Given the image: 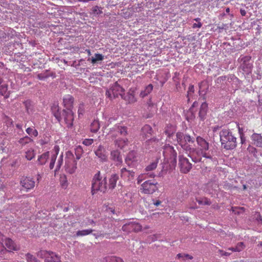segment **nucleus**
I'll return each instance as SVG.
<instances>
[{
	"instance_id": "obj_1",
	"label": "nucleus",
	"mask_w": 262,
	"mask_h": 262,
	"mask_svg": "<svg viewBox=\"0 0 262 262\" xmlns=\"http://www.w3.org/2000/svg\"><path fill=\"white\" fill-rule=\"evenodd\" d=\"M73 102L74 98L68 95L63 99L64 106L66 109L61 111L58 105L56 104H54L51 107L52 113L58 121L60 122L63 118L69 128L72 127L74 120V114L72 111Z\"/></svg>"
},
{
	"instance_id": "obj_2",
	"label": "nucleus",
	"mask_w": 262,
	"mask_h": 262,
	"mask_svg": "<svg viewBox=\"0 0 262 262\" xmlns=\"http://www.w3.org/2000/svg\"><path fill=\"white\" fill-rule=\"evenodd\" d=\"M222 147L226 150H232L237 146L235 138L229 129H223L220 133Z\"/></svg>"
},
{
	"instance_id": "obj_3",
	"label": "nucleus",
	"mask_w": 262,
	"mask_h": 262,
	"mask_svg": "<svg viewBox=\"0 0 262 262\" xmlns=\"http://www.w3.org/2000/svg\"><path fill=\"white\" fill-rule=\"evenodd\" d=\"M176 140L179 145L186 152H194L196 148L192 147L190 144L194 142V138L190 135L182 132L176 134Z\"/></svg>"
},
{
	"instance_id": "obj_4",
	"label": "nucleus",
	"mask_w": 262,
	"mask_h": 262,
	"mask_svg": "<svg viewBox=\"0 0 262 262\" xmlns=\"http://www.w3.org/2000/svg\"><path fill=\"white\" fill-rule=\"evenodd\" d=\"M107 189L106 178L104 177L102 179L100 176V171H98L95 174L92 180V192L94 194L96 192L100 191L103 193L105 192Z\"/></svg>"
},
{
	"instance_id": "obj_5",
	"label": "nucleus",
	"mask_w": 262,
	"mask_h": 262,
	"mask_svg": "<svg viewBox=\"0 0 262 262\" xmlns=\"http://www.w3.org/2000/svg\"><path fill=\"white\" fill-rule=\"evenodd\" d=\"M65 167L66 171L70 174L74 173L77 169V161L70 151L67 152Z\"/></svg>"
},
{
	"instance_id": "obj_6",
	"label": "nucleus",
	"mask_w": 262,
	"mask_h": 262,
	"mask_svg": "<svg viewBox=\"0 0 262 262\" xmlns=\"http://www.w3.org/2000/svg\"><path fill=\"white\" fill-rule=\"evenodd\" d=\"M158 183L155 180H148L141 184L142 192L145 194H152L158 189Z\"/></svg>"
},
{
	"instance_id": "obj_7",
	"label": "nucleus",
	"mask_w": 262,
	"mask_h": 262,
	"mask_svg": "<svg viewBox=\"0 0 262 262\" xmlns=\"http://www.w3.org/2000/svg\"><path fill=\"white\" fill-rule=\"evenodd\" d=\"M179 166L181 172L187 173L191 169L192 164L187 158L181 155L179 156Z\"/></svg>"
},
{
	"instance_id": "obj_8",
	"label": "nucleus",
	"mask_w": 262,
	"mask_h": 262,
	"mask_svg": "<svg viewBox=\"0 0 262 262\" xmlns=\"http://www.w3.org/2000/svg\"><path fill=\"white\" fill-rule=\"evenodd\" d=\"M251 59V57L250 56H245L241 58V61L242 62L241 68L245 73L247 74L251 73L253 68Z\"/></svg>"
},
{
	"instance_id": "obj_9",
	"label": "nucleus",
	"mask_w": 262,
	"mask_h": 262,
	"mask_svg": "<svg viewBox=\"0 0 262 262\" xmlns=\"http://www.w3.org/2000/svg\"><path fill=\"white\" fill-rule=\"evenodd\" d=\"M122 229L123 231L127 232H137L141 230L142 227L138 223L131 222L124 224L122 226Z\"/></svg>"
},
{
	"instance_id": "obj_10",
	"label": "nucleus",
	"mask_w": 262,
	"mask_h": 262,
	"mask_svg": "<svg viewBox=\"0 0 262 262\" xmlns=\"http://www.w3.org/2000/svg\"><path fill=\"white\" fill-rule=\"evenodd\" d=\"M167 150L170 152V163H169V168L170 169H173L175 168L177 165V153L176 151L174 149L173 147L171 146H169L167 148Z\"/></svg>"
},
{
	"instance_id": "obj_11",
	"label": "nucleus",
	"mask_w": 262,
	"mask_h": 262,
	"mask_svg": "<svg viewBox=\"0 0 262 262\" xmlns=\"http://www.w3.org/2000/svg\"><path fill=\"white\" fill-rule=\"evenodd\" d=\"M95 154L100 159L101 162H104L107 161L106 151L105 148L103 146L99 145L97 149L95 151Z\"/></svg>"
},
{
	"instance_id": "obj_12",
	"label": "nucleus",
	"mask_w": 262,
	"mask_h": 262,
	"mask_svg": "<svg viewBox=\"0 0 262 262\" xmlns=\"http://www.w3.org/2000/svg\"><path fill=\"white\" fill-rule=\"evenodd\" d=\"M114 98H117L120 94H123L125 92L124 89L121 86L118 82H115L111 88Z\"/></svg>"
},
{
	"instance_id": "obj_13",
	"label": "nucleus",
	"mask_w": 262,
	"mask_h": 262,
	"mask_svg": "<svg viewBox=\"0 0 262 262\" xmlns=\"http://www.w3.org/2000/svg\"><path fill=\"white\" fill-rule=\"evenodd\" d=\"M4 242L5 245V247L7 249V253L18 250V247L11 238H6Z\"/></svg>"
},
{
	"instance_id": "obj_14",
	"label": "nucleus",
	"mask_w": 262,
	"mask_h": 262,
	"mask_svg": "<svg viewBox=\"0 0 262 262\" xmlns=\"http://www.w3.org/2000/svg\"><path fill=\"white\" fill-rule=\"evenodd\" d=\"M20 184L25 189L29 190L35 186V181L30 177H27L20 181Z\"/></svg>"
},
{
	"instance_id": "obj_15",
	"label": "nucleus",
	"mask_w": 262,
	"mask_h": 262,
	"mask_svg": "<svg viewBox=\"0 0 262 262\" xmlns=\"http://www.w3.org/2000/svg\"><path fill=\"white\" fill-rule=\"evenodd\" d=\"M120 175L123 179H127L128 180H131L135 177V172L124 167L120 170Z\"/></svg>"
},
{
	"instance_id": "obj_16",
	"label": "nucleus",
	"mask_w": 262,
	"mask_h": 262,
	"mask_svg": "<svg viewBox=\"0 0 262 262\" xmlns=\"http://www.w3.org/2000/svg\"><path fill=\"white\" fill-rule=\"evenodd\" d=\"M208 109V104L206 102L202 103L199 112V117L201 120L205 119Z\"/></svg>"
},
{
	"instance_id": "obj_17",
	"label": "nucleus",
	"mask_w": 262,
	"mask_h": 262,
	"mask_svg": "<svg viewBox=\"0 0 262 262\" xmlns=\"http://www.w3.org/2000/svg\"><path fill=\"white\" fill-rule=\"evenodd\" d=\"M45 262H61L60 256L50 251Z\"/></svg>"
},
{
	"instance_id": "obj_18",
	"label": "nucleus",
	"mask_w": 262,
	"mask_h": 262,
	"mask_svg": "<svg viewBox=\"0 0 262 262\" xmlns=\"http://www.w3.org/2000/svg\"><path fill=\"white\" fill-rule=\"evenodd\" d=\"M136 152L134 150H132L128 152L125 159V163L128 166H132L133 163L136 161Z\"/></svg>"
},
{
	"instance_id": "obj_19",
	"label": "nucleus",
	"mask_w": 262,
	"mask_h": 262,
	"mask_svg": "<svg viewBox=\"0 0 262 262\" xmlns=\"http://www.w3.org/2000/svg\"><path fill=\"white\" fill-rule=\"evenodd\" d=\"M23 104L28 114L30 115L34 112V106L33 101L30 100H27L23 102Z\"/></svg>"
},
{
	"instance_id": "obj_20",
	"label": "nucleus",
	"mask_w": 262,
	"mask_h": 262,
	"mask_svg": "<svg viewBox=\"0 0 262 262\" xmlns=\"http://www.w3.org/2000/svg\"><path fill=\"white\" fill-rule=\"evenodd\" d=\"M114 129L122 136H126L128 133L127 127L121 124L115 125Z\"/></svg>"
},
{
	"instance_id": "obj_21",
	"label": "nucleus",
	"mask_w": 262,
	"mask_h": 262,
	"mask_svg": "<svg viewBox=\"0 0 262 262\" xmlns=\"http://www.w3.org/2000/svg\"><path fill=\"white\" fill-rule=\"evenodd\" d=\"M196 141L202 150L207 151L209 149V143L204 139L198 136L196 138Z\"/></svg>"
},
{
	"instance_id": "obj_22",
	"label": "nucleus",
	"mask_w": 262,
	"mask_h": 262,
	"mask_svg": "<svg viewBox=\"0 0 262 262\" xmlns=\"http://www.w3.org/2000/svg\"><path fill=\"white\" fill-rule=\"evenodd\" d=\"M253 143L256 146L262 147V136L260 134L254 133L251 136Z\"/></svg>"
},
{
	"instance_id": "obj_23",
	"label": "nucleus",
	"mask_w": 262,
	"mask_h": 262,
	"mask_svg": "<svg viewBox=\"0 0 262 262\" xmlns=\"http://www.w3.org/2000/svg\"><path fill=\"white\" fill-rule=\"evenodd\" d=\"M50 152L47 151L38 157L37 164L39 165H43L45 164L49 158Z\"/></svg>"
},
{
	"instance_id": "obj_24",
	"label": "nucleus",
	"mask_w": 262,
	"mask_h": 262,
	"mask_svg": "<svg viewBox=\"0 0 262 262\" xmlns=\"http://www.w3.org/2000/svg\"><path fill=\"white\" fill-rule=\"evenodd\" d=\"M121 98L127 102L128 103H134L137 101V99L135 97V95H133L130 93H127L125 95L124 93L123 94H120Z\"/></svg>"
},
{
	"instance_id": "obj_25",
	"label": "nucleus",
	"mask_w": 262,
	"mask_h": 262,
	"mask_svg": "<svg viewBox=\"0 0 262 262\" xmlns=\"http://www.w3.org/2000/svg\"><path fill=\"white\" fill-rule=\"evenodd\" d=\"M111 159L119 163L122 162V158L120 156V152L118 150H114L111 151Z\"/></svg>"
},
{
	"instance_id": "obj_26",
	"label": "nucleus",
	"mask_w": 262,
	"mask_h": 262,
	"mask_svg": "<svg viewBox=\"0 0 262 262\" xmlns=\"http://www.w3.org/2000/svg\"><path fill=\"white\" fill-rule=\"evenodd\" d=\"M119 179V176L117 174H113L111 175L109 179L108 187L110 189H114L116 185V183Z\"/></svg>"
},
{
	"instance_id": "obj_27",
	"label": "nucleus",
	"mask_w": 262,
	"mask_h": 262,
	"mask_svg": "<svg viewBox=\"0 0 262 262\" xmlns=\"http://www.w3.org/2000/svg\"><path fill=\"white\" fill-rule=\"evenodd\" d=\"M10 92L8 91V85L3 84L0 86V95L4 96V98L7 99L9 97Z\"/></svg>"
},
{
	"instance_id": "obj_28",
	"label": "nucleus",
	"mask_w": 262,
	"mask_h": 262,
	"mask_svg": "<svg viewBox=\"0 0 262 262\" xmlns=\"http://www.w3.org/2000/svg\"><path fill=\"white\" fill-rule=\"evenodd\" d=\"M128 140L127 138L124 139H118L115 140V145L120 148H123L124 146L127 145Z\"/></svg>"
},
{
	"instance_id": "obj_29",
	"label": "nucleus",
	"mask_w": 262,
	"mask_h": 262,
	"mask_svg": "<svg viewBox=\"0 0 262 262\" xmlns=\"http://www.w3.org/2000/svg\"><path fill=\"white\" fill-rule=\"evenodd\" d=\"M104 262H124L123 259L116 256H108L104 258Z\"/></svg>"
},
{
	"instance_id": "obj_30",
	"label": "nucleus",
	"mask_w": 262,
	"mask_h": 262,
	"mask_svg": "<svg viewBox=\"0 0 262 262\" xmlns=\"http://www.w3.org/2000/svg\"><path fill=\"white\" fill-rule=\"evenodd\" d=\"M153 89V86L151 84H148L146 86L145 89L140 92V96L142 98H144L149 94Z\"/></svg>"
},
{
	"instance_id": "obj_31",
	"label": "nucleus",
	"mask_w": 262,
	"mask_h": 262,
	"mask_svg": "<svg viewBox=\"0 0 262 262\" xmlns=\"http://www.w3.org/2000/svg\"><path fill=\"white\" fill-rule=\"evenodd\" d=\"M142 132L145 135L146 138L149 137V135H151L153 132L152 128L149 125H145L142 128Z\"/></svg>"
},
{
	"instance_id": "obj_32",
	"label": "nucleus",
	"mask_w": 262,
	"mask_h": 262,
	"mask_svg": "<svg viewBox=\"0 0 262 262\" xmlns=\"http://www.w3.org/2000/svg\"><path fill=\"white\" fill-rule=\"evenodd\" d=\"M155 176V174L152 172L140 174L137 179V183L139 184L143 181V180H145L147 178H154Z\"/></svg>"
},
{
	"instance_id": "obj_33",
	"label": "nucleus",
	"mask_w": 262,
	"mask_h": 262,
	"mask_svg": "<svg viewBox=\"0 0 262 262\" xmlns=\"http://www.w3.org/2000/svg\"><path fill=\"white\" fill-rule=\"evenodd\" d=\"M206 82L204 81H202L199 83V95H205L207 92V89L208 88H205V87L206 86Z\"/></svg>"
},
{
	"instance_id": "obj_34",
	"label": "nucleus",
	"mask_w": 262,
	"mask_h": 262,
	"mask_svg": "<svg viewBox=\"0 0 262 262\" xmlns=\"http://www.w3.org/2000/svg\"><path fill=\"white\" fill-rule=\"evenodd\" d=\"M3 242V235L0 233V256H2L7 253V249L4 245Z\"/></svg>"
},
{
	"instance_id": "obj_35",
	"label": "nucleus",
	"mask_w": 262,
	"mask_h": 262,
	"mask_svg": "<svg viewBox=\"0 0 262 262\" xmlns=\"http://www.w3.org/2000/svg\"><path fill=\"white\" fill-rule=\"evenodd\" d=\"M100 128L99 122L95 120L91 124L90 129L93 133H96Z\"/></svg>"
},
{
	"instance_id": "obj_36",
	"label": "nucleus",
	"mask_w": 262,
	"mask_h": 262,
	"mask_svg": "<svg viewBox=\"0 0 262 262\" xmlns=\"http://www.w3.org/2000/svg\"><path fill=\"white\" fill-rule=\"evenodd\" d=\"M104 59V56L100 54H95L94 57H92L91 59L92 63H98L100 61H102Z\"/></svg>"
},
{
	"instance_id": "obj_37",
	"label": "nucleus",
	"mask_w": 262,
	"mask_h": 262,
	"mask_svg": "<svg viewBox=\"0 0 262 262\" xmlns=\"http://www.w3.org/2000/svg\"><path fill=\"white\" fill-rule=\"evenodd\" d=\"M196 201L200 205H210L211 204V202L209 199L206 198L200 199L196 198Z\"/></svg>"
},
{
	"instance_id": "obj_38",
	"label": "nucleus",
	"mask_w": 262,
	"mask_h": 262,
	"mask_svg": "<svg viewBox=\"0 0 262 262\" xmlns=\"http://www.w3.org/2000/svg\"><path fill=\"white\" fill-rule=\"evenodd\" d=\"M50 251H46L41 250L36 253L37 256L40 258H45L46 259Z\"/></svg>"
},
{
	"instance_id": "obj_39",
	"label": "nucleus",
	"mask_w": 262,
	"mask_h": 262,
	"mask_svg": "<svg viewBox=\"0 0 262 262\" xmlns=\"http://www.w3.org/2000/svg\"><path fill=\"white\" fill-rule=\"evenodd\" d=\"M58 154V150H56L55 151V153L53 155H52L51 156V161H50V165H49L50 169H52L54 168L55 162L56 160Z\"/></svg>"
},
{
	"instance_id": "obj_40",
	"label": "nucleus",
	"mask_w": 262,
	"mask_h": 262,
	"mask_svg": "<svg viewBox=\"0 0 262 262\" xmlns=\"http://www.w3.org/2000/svg\"><path fill=\"white\" fill-rule=\"evenodd\" d=\"M177 258L178 259H182V260L185 259H192L193 258L192 256L185 253H179L177 255Z\"/></svg>"
},
{
	"instance_id": "obj_41",
	"label": "nucleus",
	"mask_w": 262,
	"mask_h": 262,
	"mask_svg": "<svg viewBox=\"0 0 262 262\" xmlns=\"http://www.w3.org/2000/svg\"><path fill=\"white\" fill-rule=\"evenodd\" d=\"M92 13L95 15H98L102 13V8L98 6L93 7L92 9Z\"/></svg>"
},
{
	"instance_id": "obj_42",
	"label": "nucleus",
	"mask_w": 262,
	"mask_h": 262,
	"mask_svg": "<svg viewBox=\"0 0 262 262\" xmlns=\"http://www.w3.org/2000/svg\"><path fill=\"white\" fill-rule=\"evenodd\" d=\"M27 133L31 136L37 137L38 135V132L36 129L33 128L28 127L26 129Z\"/></svg>"
},
{
	"instance_id": "obj_43",
	"label": "nucleus",
	"mask_w": 262,
	"mask_h": 262,
	"mask_svg": "<svg viewBox=\"0 0 262 262\" xmlns=\"http://www.w3.org/2000/svg\"><path fill=\"white\" fill-rule=\"evenodd\" d=\"M50 76H52V74H48V71L46 70V72L43 73L38 74L37 77L39 80H45Z\"/></svg>"
},
{
	"instance_id": "obj_44",
	"label": "nucleus",
	"mask_w": 262,
	"mask_h": 262,
	"mask_svg": "<svg viewBox=\"0 0 262 262\" xmlns=\"http://www.w3.org/2000/svg\"><path fill=\"white\" fill-rule=\"evenodd\" d=\"M93 231L92 229H86L83 230H79L76 232L77 236H84L88 235L92 233Z\"/></svg>"
},
{
	"instance_id": "obj_45",
	"label": "nucleus",
	"mask_w": 262,
	"mask_h": 262,
	"mask_svg": "<svg viewBox=\"0 0 262 262\" xmlns=\"http://www.w3.org/2000/svg\"><path fill=\"white\" fill-rule=\"evenodd\" d=\"M26 260L27 262H39V261L33 255L30 253L26 254Z\"/></svg>"
},
{
	"instance_id": "obj_46",
	"label": "nucleus",
	"mask_w": 262,
	"mask_h": 262,
	"mask_svg": "<svg viewBox=\"0 0 262 262\" xmlns=\"http://www.w3.org/2000/svg\"><path fill=\"white\" fill-rule=\"evenodd\" d=\"M83 151L82 148L80 146H78L75 149V155L76 160H79L81 157V154Z\"/></svg>"
},
{
	"instance_id": "obj_47",
	"label": "nucleus",
	"mask_w": 262,
	"mask_h": 262,
	"mask_svg": "<svg viewBox=\"0 0 262 262\" xmlns=\"http://www.w3.org/2000/svg\"><path fill=\"white\" fill-rule=\"evenodd\" d=\"M60 181L62 187L64 188H66L68 186V181L67 177L65 175L60 177Z\"/></svg>"
},
{
	"instance_id": "obj_48",
	"label": "nucleus",
	"mask_w": 262,
	"mask_h": 262,
	"mask_svg": "<svg viewBox=\"0 0 262 262\" xmlns=\"http://www.w3.org/2000/svg\"><path fill=\"white\" fill-rule=\"evenodd\" d=\"M188 156L191 159V161L194 163H196L201 161L199 159L193 155V152H188Z\"/></svg>"
},
{
	"instance_id": "obj_49",
	"label": "nucleus",
	"mask_w": 262,
	"mask_h": 262,
	"mask_svg": "<svg viewBox=\"0 0 262 262\" xmlns=\"http://www.w3.org/2000/svg\"><path fill=\"white\" fill-rule=\"evenodd\" d=\"M35 157V153L33 150H29L26 153V158L28 160H31Z\"/></svg>"
},
{
	"instance_id": "obj_50",
	"label": "nucleus",
	"mask_w": 262,
	"mask_h": 262,
	"mask_svg": "<svg viewBox=\"0 0 262 262\" xmlns=\"http://www.w3.org/2000/svg\"><path fill=\"white\" fill-rule=\"evenodd\" d=\"M157 166V162L155 161L150 163L147 166H146L145 170L146 171H151L156 168Z\"/></svg>"
},
{
	"instance_id": "obj_51",
	"label": "nucleus",
	"mask_w": 262,
	"mask_h": 262,
	"mask_svg": "<svg viewBox=\"0 0 262 262\" xmlns=\"http://www.w3.org/2000/svg\"><path fill=\"white\" fill-rule=\"evenodd\" d=\"M31 141H32V140L30 137H29L28 136H26L24 138L20 139L18 142L20 144H21L23 145V144L28 143L30 142Z\"/></svg>"
},
{
	"instance_id": "obj_52",
	"label": "nucleus",
	"mask_w": 262,
	"mask_h": 262,
	"mask_svg": "<svg viewBox=\"0 0 262 262\" xmlns=\"http://www.w3.org/2000/svg\"><path fill=\"white\" fill-rule=\"evenodd\" d=\"M62 163H63V155H61L58 160L55 171H57L60 168L62 164Z\"/></svg>"
},
{
	"instance_id": "obj_53",
	"label": "nucleus",
	"mask_w": 262,
	"mask_h": 262,
	"mask_svg": "<svg viewBox=\"0 0 262 262\" xmlns=\"http://www.w3.org/2000/svg\"><path fill=\"white\" fill-rule=\"evenodd\" d=\"M235 188V186H233L232 185L229 183L226 182L223 184V188H224L226 190H232Z\"/></svg>"
},
{
	"instance_id": "obj_54",
	"label": "nucleus",
	"mask_w": 262,
	"mask_h": 262,
	"mask_svg": "<svg viewBox=\"0 0 262 262\" xmlns=\"http://www.w3.org/2000/svg\"><path fill=\"white\" fill-rule=\"evenodd\" d=\"M94 142V140L93 139H84L82 143L85 146L91 145Z\"/></svg>"
},
{
	"instance_id": "obj_55",
	"label": "nucleus",
	"mask_w": 262,
	"mask_h": 262,
	"mask_svg": "<svg viewBox=\"0 0 262 262\" xmlns=\"http://www.w3.org/2000/svg\"><path fill=\"white\" fill-rule=\"evenodd\" d=\"M159 139H158L157 138L154 137L148 139L147 141H146V144L149 145L150 144L157 143Z\"/></svg>"
},
{
	"instance_id": "obj_56",
	"label": "nucleus",
	"mask_w": 262,
	"mask_h": 262,
	"mask_svg": "<svg viewBox=\"0 0 262 262\" xmlns=\"http://www.w3.org/2000/svg\"><path fill=\"white\" fill-rule=\"evenodd\" d=\"M198 104V103L196 101L194 102L193 103L192 106L189 108V112H191V116H192V118H195V115H194V114L193 112L192 108L193 107H195L196 106V104Z\"/></svg>"
},
{
	"instance_id": "obj_57",
	"label": "nucleus",
	"mask_w": 262,
	"mask_h": 262,
	"mask_svg": "<svg viewBox=\"0 0 262 262\" xmlns=\"http://www.w3.org/2000/svg\"><path fill=\"white\" fill-rule=\"evenodd\" d=\"M162 202L160 200H153V204L156 207H163V206L161 205Z\"/></svg>"
},
{
	"instance_id": "obj_58",
	"label": "nucleus",
	"mask_w": 262,
	"mask_h": 262,
	"mask_svg": "<svg viewBox=\"0 0 262 262\" xmlns=\"http://www.w3.org/2000/svg\"><path fill=\"white\" fill-rule=\"evenodd\" d=\"M194 92V86L193 85H190L189 86L188 90V96L189 95H191L192 94H193Z\"/></svg>"
},
{
	"instance_id": "obj_59",
	"label": "nucleus",
	"mask_w": 262,
	"mask_h": 262,
	"mask_svg": "<svg viewBox=\"0 0 262 262\" xmlns=\"http://www.w3.org/2000/svg\"><path fill=\"white\" fill-rule=\"evenodd\" d=\"M217 252L221 254V256H228L231 254V253L228 252H224L222 250H219Z\"/></svg>"
},
{
	"instance_id": "obj_60",
	"label": "nucleus",
	"mask_w": 262,
	"mask_h": 262,
	"mask_svg": "<svg viewBox=\"0 0 262 262\" xmlns=\"http://www.w3.org/2000/svg\"><path fill=\"white\" fill-rule=\"evenodd\" d=\"M105 95L111 99L112 98V95H113V94L111 88L106 91Z\"/></svg>"
},
{
	"instance_id": "obj_61",
	"label": "nucleus",
	"mask_w": 262,
	"mask_h": 262,
	"mask_svg": "<svg viewBox=\"0 0 262 262\" xmlns=\"http://www.w3.org/2000/svg\"><path fill=\"white\" fill-rule=\"evenodd\" d=\"M229 250H231L232 251H238L239 252L242 250V248H238V247H236L235 248H230L228 249Z\"/></svg>"
},
{
	"instance_id": "obj_62",
	"label": "nucleus",
	"mask_w": 262,
	"mask_h": 262,
	"mask_svg": "<svg viewBox=\"0 0 262 262\" xmlns=\"http://www.w3.org/2000/svg\"><path fill=\"white\" fill-rule=\"evenodd\" d=\"M256 220L259 224L262 223V218L259 213L257 214V216L256 217Z\"/></svg>"
},
{
	"instance_id": "obj_63",
	"label": "nucleus",
	"mask_w": 262,
	"mask_h": 262,
	"mask_svg": "<svg viewBox=\"0 0 262 262\" xmlns=\"http://www.w3.org/2000/svg\"><path fill=\"white\" fill-rule=\"evenodd\" d=\"M238 133L240 135V136H245L244 135V129L243 128H241L240 127H238Z\"/></svg>"
},
{
	"instance_id": "obj_64",
	"label": "nucleus",
	"mask_w": 262,
	"mask_h": 262,
	"mask_svg": "<svg viewBox=\"0 0 262 262\" xmlns=\"http://www.w3.org/2000/svg\"><path fill=\"white\" fill-rule=\"evenodd\" d=\"M136 91V88H130L129 90V91L127 93H130V94H132L133 95H135V93Z\"/></svg>"
}]
</instances>
